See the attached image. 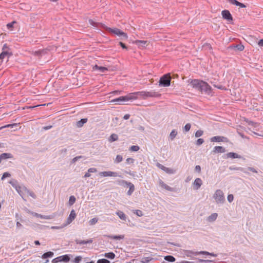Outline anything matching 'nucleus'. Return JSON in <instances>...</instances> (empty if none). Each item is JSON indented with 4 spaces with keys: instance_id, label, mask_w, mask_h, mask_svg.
Wrapping results in <instances>:
<instances>
[{
    "instance_id": "f257e3e1",
    "label": "nucleus",
    "mask_w": 263,
    "mask_h": 263,
    "mask_svg": "<svg viewBox=\"0 0 263 263\" xmlns=\"http://www.w3.org/2000/svg\"><path fill=\"white\" fill-rule=\"evenodd\" d=\"M138 96H141L143 99L147 98H159L161 94L158 92L154 90L150 91H141L130 93L124 96H121L112 100V102L116 104H122L123 102H127L130 100H135L138 99Z\"/></svg>"
},
{
    "instance_id": "f03ea898",
    "label": "nucleus",
    "mask_w": 263,
    "mask_h": 263,
    "mask_svg": "<svg viewBox=\"0 0 263 263\" xmlns=\"http://www.w3.org/2000/svg\"><path fill=\"white\" fill-rule=\"evenodd\" d=\"M107 31L113 33L114 34L117 35L118 36H122L124 39H127L128 38L127 34L124 32L123 31H121L120 29L117 28H111L110 27H108L106 26L105 25H103L102 24H100Z\"/></svg>"
},
{
    "instance_id": "7ed1b4c3",
    "label": "nucleus",
    "mask_w": 263,
    "mask_h": 263,
    "mask_svg": "<svg viewBox=\"0 0 263 263\" xmlns=\"http://www.w3.org/2000/svg\"><path fill=\"white\" fill-rule=\"evenodd\" d=\"M171 85V77L170 73L165 74L161 77L159 80L160 86L168 87Z\"/></svg>"
},
{
    "instance_id": "20e7f679",
    "label": "nucleus",
    "mask_w": 263,
    "mask_h": 263,
    "mask_svg": "<svg viewBox=\"0 0 263 263\" xmlns=\"http://www.w3.org/2000/svg\"><path fill=\"white\" fill-rule=\"evenodd\" d=\"M213 198L217 204L223 203L225 201L223 193L221 190H217L215 191Z\"/></svg>"
},
{
    "instance_id": "39448f33",
    "label": "nucleus",
    "mask_w": 263,
    "mask_h": 263,
    "mask_svg": "<svg viewBox=\"0 0 263 263\" xmlns=\"http://www.w3.org/2000/svg\"><path fill=\"white\" fill-rule=\"evenodd\" d=\"M118 184L120 185H127L129 187V190L127 192V194L129 196L131 195L132 193L135 191V186L134 185L130 182H128L127 181L124 180H118L117 181Z\"/></svg>"
},
{
    "instance_id": "423d86ee",
    "label": "nucleus",
    "mask_w": 263,
    "mask_h": 263,
    "mask_svg": "<svg viewBox=\"0 0 263 263\" xmlns=\"http://www.w3.org/2000/svg\"><path fill=\"white\" fill-rule=\"evenodd\" d=\"M12 54L7 44H5L2 48V52L0 54V60H3L6 57L9 58Z\"/></svg>"
},
{
    "instance_id": "0eeeda50",
    "label": "nucleus",
    "mask_w": 263,
    "mask_h": 263,
    "mask_svg": "<svg viewBox=\"0 0 263 263\" xmlns=\"http://www.w3.org/2000/svg\"><path fill=\"white\" fill-rule=\"evenodd\" d=\"M99 175L101 177H122L121 175H119L118 173L116 172L112 171H104L100 172L99 173Z\"/></svg>"
},
{
    "instance_id": "6e6552de",
    "label": "nucleus",
    "mask_w": 263,
    "mask_h": 263,
    "mask_svg": "<svg viewBox=\"0 0 263 263\" xmlns=\"http://www.w3.org/2000/svg\"><path fill=\"white\" fill-rule=\"evenodd\" d=\"M201 84L202 85L200 89V92H203L206 94L210 95L212 92L211 87L208 84V83L203 81H202Z\"/></svg>"
},
{
    "instance_id": "1a4fd4ad",
    "label": "nucleus",
    "mask_w": 263,
    "mask_h": 263,
    "mask_svg": "<svg viewBox=\"0 0 263 263\" xmlns=\"http://www.w3.org/2000/svg\"><path fill=\"white\" fill-rule=\"evenodd\" d=\"M69 260H70V257H69V255L65 254V255L58 256V257L54 258L52 260V262L53 263H57L58 262H61V261L68 262Z\"/></svg>"
},
{
    "instance_id": "9d476101",
    "label": "nucleus",
    "mask_w": 263,
    "mask_h": 263,
    "mask_svg": "<svg viewBox=\"0 0 263 263\" xmlns=\"http://www.w3.org/2000/svg\"><path fill=\"white\" fill-rule=\"evenodd\" d=\"M202 81V80L198 79H193L191 81L190 83L192 84L193 88L200 91Z\"/></svg>"
},
{
    "instance_id": "9b49d317",
    "label": "nucleus",
    "mask_w": 263,
    "mask_h": 263,
    "mask_svg": "<svg viewBox=\"0 0 263 263\" xmlns=\"http://www.w3.org/2000/svg\"><path fill=\"white\" fill-rule=\"evenodd\" d=\"M211 142H228L229 139L223 136H214L211 138Z\"/></svg>"
},
{
    "instance_id": "f8f14e48",
    "label": "nucleus",
    "mask_w": 263,
    "mask_h": 263,
    "mask_svg": "<svg viewBox=\"0 0 263 263\" xmlns=\"http://www.w3.org/2000/svg\"><path fill=\"white\" fill-rule=\"evenodd\" d=\"M221 15H222V18L224 20H226L228 22L233 21V17L229 10H222L221 12Z\"/></svg>"
},
{
    "instance_id": "ddd939ff",
    "label": "nucleus",
    "mask_w": 263,
    "mask_h": 263,
    "mask_svg": "<svg viewBox=\"0 0 263 263\" xmlns=\"http://www.w3.org/2000/svg\"><path fill=\"white\" fill-rule=\"evenodd\" d=\"M202 184V181L200 178H197L195 179V180H194V181L193 183V187L194 190H199Z\"/></svg>"
},
{
    "instance_id": "4468645a",
    "label": "nucleus",
    "mask_w": 263,
    "mask_h": 263,
    "mask_svg": "<svg viewBox=\"0 0 263 263\" xmlns=\"http://www.w3.org/2000/svg\"><path fill=\"white\" fill-rule=\"evenodd\" d=\"M158 166L160 169L164 171L165 172H166L167 174H174L175 173V171L174 170L172 169L169 167H165L161 164H158Z\"/></svg>"
},
{
    "instance_id": "2eb2a0df",
    "label": "nucleus",
    "mask_w": 263,
    "mask_h": 263,
    "mask_svg": "<svg viewBox=\"0 0 263 263\" xmlns=\"http://www.w3.org/2000/svg\"><path fill=\"white\" fill-rule=\"evenodd\" d=\"M185 255L190 258H193L194 256H197L198 255L201 254L199 252H194L191 250H185L184 251Z\"/></svg>"
},
{
    "instance_id": "dca6fc26",
    "label": "nucleus",
    "mask_w": 263,
    "mask_h": 263,
    "mask_svg": "<svg viewBox=\"0 0 263 263\" xmlns=\"http://www.w3.org/2000/svg\"><path fill=\"white\" fill-rule=\"evenodd\" d=\"M76 214L74 210H72L70 212V213L67 219L66 223L67 224L70 223L76 218Z\"/></svg>"
},
{
    "instance_id": "f3484780",
    "label": "nucleus",
    "mask_w": 263,
    "mask_h": 263,
    "mask_svg": "<svg viewBox=\"0 0 263 263\" xmlns=\"http://www.w3.org/2000/svg\"><path fill=\"white\" fill-rule=\"evenodd\" d=\"M159 185L165 189V190H166L168 191H171V192L174 191V188L171 187L169 186L168 185H167V184H166L165 183H164V182L162 180H161V179L159 180Z\"/></svg>"
},
{
    "instance_id": "a211bd4d",
    "label": "nucleus",
    "mask_w": 263,
    "mask_h": 263,
    "mask_svg": "<svg viewBox=\"0 0 263 263\" xmlns=\"http://www.w3.org/2000/svg\"><path fill=\"white\" fill-rule=\"evenodd\" d=\"M225 152V148L221 146H215L213 150V152L214 153H224Z\"/></svg>"
},
{
    "instance_id": "6ab92c4d",
    "label": "nucleus",
    "mask_w": 263,
    "mask_h": 263,
    "mask_svg": "<svg viewBox=\"0 0 263 263\" xmlns=\"http://www.w3.org/2000/svg\"><path fill=\"white\" fill-rule=\"evenodd\" d=\"M93 70H99L101 72H104L108 70V69L107 67H103V66H99L97 65H95L92 67Z\"/></svg>"
},
{
    "instance_id": "aec40b11",
    "label": "nucleus",
    "mask_w": 263,
    "mask_h": 263,
    "mask_svg": "<svg viewBox=\"0 0 263 263\" xmlns=\"http://www.w3.org/2000/svg\"><path fill=\"white\" fill-rule=\"evenodd\" d=\"M92 239H87L86 240H80V239H76L75 240V242L77 244H79V245H85V244H88V243H91L92 242Z\"/></svg>"
},
{
    "instance_id": "412c9836",
    "label": "nucleus",
    "mask_w": 263,
    "mask_h": 263,
    "mask_svg": "<svg viewBox=\"0 0 263 263\" xmlns=\"http://www.w3.org/2000/svg\"><path fill=\"white\" fill-rule=\"evenodd\" d=\"M125 173L126 174H129L132 176L134 179H138L141 177V175L140 174H137L136 172H132V171H125Z\"/></svg>"
},
{
    "instance_id": "4be33fe9",
    "label": "nucleus",
    "mask_w": 263,
    "mask_h": 263,
    "mask_svg": "<svg viewBox=\"0 0 263 263\" xmlns=\"http://www.w3.org/2000/svg\"><path fill=\"white\" fill-rule=\"evenodd\" d=\"M227 158H241V157L240 155L233 152H230L227 154Z\"/></svg>"
},
{
    "instance_id": "5701e85b",
    "label": "nucleus",
    "mask_w": 263,
    "mask_h": 263,
    "mask_svg": "<svg viewBox=\"0 0 263 263\" xmlns=\"http://www.w3.org/2000/svg\"><path fill=\"white\" fill-rule=\"evenodd\" d=\"M107 237L111 239H116V240H121L123 239L124 238V235H107Z\"/></svg>"
},
{
    "instance_id": "b1692460",
    "label": "nucleus",
    "mask_w": 263,
    "mask_h": 263,
    "mask_svg": "<svg viewBox=\"0 0 263 263\" xmlns=\"http://www.w3.org/2000/svg\"><path fill=\"white\" fill-rule=\"evenodd\" d=\"M0 158L2 160L12 158L13 155L11 153H3L0 155Z\"/></svg>"
},
{
    "instance_id": "393cba45",
    "label": "nucleus",
    "mask_w": 263,
    "mask_h": 263,
    "mask_svg": "<svg viewBox=\"0 0 263 263\" xmlns=\"http://www.w3.org/2000/svg\"><path fill=\"white\" fill-rule=\"evenodd\" d=\"M35 216L38 218L44 219H51L53 217L52 215H43L37 213L35 214Z\"/></svg>"
},
{
    "instance_id": "a878e982",
    "label": "nucleus",
    "mask_w": 263,
    "mask_h": 263,
    "mask_svg": "<svg viewBox=\"0 0 263 263\" xmlns=\"http://www.w3.org/2000/svg\"><path fill=\"white\" fill-rule=\"evenodd\" d=\"M118 140V135L116 134H112L108 138L109 142H112Z\"/></svg>"
},
{
    "instance_id": "bb28decb",
    "label": "nucleus",
    "mask_w": 263,
    "mask_h": 263,
    "mask_svg": "<svg viewBox=\"0 0 263 263\" xmlns=\"http://www.w3.org/2000/svg\"><path fill=\"white\" fill-rule=\"evenodd\" d=\"M116 214L119 216V217L121 219L123 220H126V216L125 214L122 211H118L116 213Z\"/></svg>"
},
{
    "instance_id": "cd10ccee",
    "label": "nucleus",
    "mask_w": 263,
    "mask_h": 263,
    "mask_svg": "<svg viewBox=\"0 0 263 263\" xmlns=\"http://www.w3.org/2000/svg\"><path fill=\"white\" fill-rule=\"evenodd\" d=\"M87 121V119L86 118H83V119H81L80 121H79L78 122H77V126L79 127H81L82 126H83V125L86 123Z\"/></svg>"
},
{
    "instance_id": "c85d7f7f",
    "label": "nucleus",
    "mask_w": 263,
    "mask_h": 263,
    "mask_svg": "<svg viewBox=\"0 0 263 263\" xmlns=\"http://www.w3.org/2000/svg\"><path fill=\"white\" fill-rule=\"evenodd\" d=\"M245 121L248 123L249 125L253 126L254 127H256L257 126H258V123L256 122H254L252 121H251L249 120L248 119H245Z\"/></svg>"
},
{
    "instance_id": "c756f323",
    "label": "nucleus",
    "mask_w": 263,
    "mask_h": 263,
    "mask_svg": "<svg viewBox=\"0 0 263 263\" xmlns=\"http://www.w3.org/2000/svg\"><path fill=\"white\" fill-rule=\"evenodd\" d=\"M104 256L105 257L111 259H114L116 256L115 253L113 252L105 253L104 254Z\"/></svg>"
},
{
    "instance_id": "7c9ffc66",
    "label": "nucleus",
    "mask_w": 263,
    "mask_h": 263,
    "mask_svg": "<svg viewBox=\"0 0 263 263\" xmlns=\"http://www.w3.org/2000/svg\"><path fill=\"white\" fill-rule=\"evenodd\" d=\"M229 169L230 170H237V171H242L244 173L246 174H249V173L245 171L243 168L242 167H233V166H230L229 167Z\"/></svg>"
},
{
    "instance_id": "2f4dec72",
    "label": "nucleus",
    "mask_w": 263,
    "mask_h": 263,
    "mask_svg": "<svg viewBox=\"0 0 263 263\" xmlns=\"http://www.w3.org/2000/svg\"><path fill=\"white\" fill-rule=\"evenodd\" d=\"M217 216L218 214L217 213H213L208 217V219L209 221H214L217 219Z\"/></svg>"
},
{
    "instance_id": "473e14b6",
    "label": "nucleus",
    "mask_w": 263,
    "mask_h": 263,
    "mask_svg": "<svg viewBox=\"0 0 263 263\" xmlns=\"http://www.w3.org/2000/svg\"><path fill=\"white\" fill-rule=\"evenodd\" d=\"M164 259L169 262H174L176 260L175 258L172 255H166L164 257Z\"/></svg>"
},
{
    "instance_id": "72a5a7b5",
    "label": "nucleus",
    "mask_w": 263,
    "mask_h": 263,
    "mask_svg": "<svg viewBox=\"0 0 263 263\" xmlns=\"http://www.w3.org/2000/svg\"><path fill=\"white\" fill-rule=\"evenodd\" d=\"M53 253L52 252H50V251H49V252H46L45 253H44L42 255V258H48V257H51L53 256Z\"/></svg>"
},
{
    "instance_id": "f704fd0d",
    "label": "nucleus",
    "mask_w": 263,
    "mask_h": 263,
    "mask_svg": "<svg viewBox=\"0 0 263 263\" xmlns=\"http://www.w3.org/2000/svg\"><path fill=\"white\" fill-rule=\"evenodd\" d=\"M123 160V157L120 155H117L115 159L114 160V163L118 164L121 162Z\"/></svg>"
},
{
    "instance_id": "c9c22d12",
    "label": "nucleus",
    "mask_w": 263,
    "mask_h": 263,
    "mask_svg": "<svg viewBox=\"0 0 263 263\" xmlns=\"http://www.w3.org/2000/svg\"><path fill=\"white\" fill-rule=\"evenodd\" d=\"M153 259L152 257H144L142 258L141 262L142 263H148Z\"/></svg>"
},
{
    "instance_id": "e433bc0d",
    "label": "nucleus",
    "mask_w": 263,
    "mask_h": 263,
    "mask_svg": "<svg viewBox=\"0 0 263 263\" xmlns=\"http://www.w3.org/2000/svg\"><path fill=\"white\" fill-rule=\"evenodd\" d=\"M177 134V132L175 129L172 130L170 135V137L171 139L172 140H174V138L176 137Z\"/></svg>"
},
{
    "instance_id": "4c0bfd02",
    "label": "nucleus",
    "mask_w": 263,
    "mask_h": 263,
    "mask_svg": "<svg viewBox=\"0 0 263 263\" xmlns=\"http://www.w3.org/2000/svg\"><path fill=\"white\" fill-rule=\"evenodd\" d=\"M200 253H201V254L209 255H211V256H214V257H216L217 256V254H214V253H210L209 252L204 251H200Z\"/></svg>"
},
{
    "instance_id": "58836bf2",
    "label": "nucleus",
    "mask_w": 263,
    "mask_h": 263,
    "mask_svg": "<svg viewBox=\"0 0 263 263\" xmlns=\"http://www.w3.org/2000/svg\"><path fill=\"white\" fill-rule=\"evenodd\" d=\"M147 41L142 40H137L136 44L138 46H144Z\"/></svg>"
},
{
    "instance_id": "ea45409f",
    "label": "nucleus",
    "mask_w": 263,
    "mask_h": 263,
    "mask_svg": "<svg viewBox=\"0 0 263 263\" xmlns=\"http://www.w3.org/2000/svg\"><path fill=\"white\" fill-rule=\"evenodd\" d=\"M76 197L74 196H71L69 199V204L70 205H73L76 202Z\"/></svg>"
},
{
    "instance_id": "a19ab883",
    "label": "nucleus",
    "mask_w": 263,
    "mask_h": 263,
    "mask_svg": "<svg viewBox=\"0 0 263 263\" xmlns=\"http://www.w3.org/2000/svg\"><path fill=\"white\" fill-rule=\"evenodd\" d=\"M235 48L236 49H237V50L240 51H243L245 49L244 46L241 44H237L235 46Z\"/></svg>"
},
{
    "instance_id": "79ce46f5",
    "label": "nucleus",
    "mask_w": 263,
    "mask_h": 263,
    "mask_svg": "<svg viewBox=\"0 0 263 263\" xmlns=\"http://www.w3.org/2000/svg\"><path fill=\"white\" fill-rule=\"evenodd\" d=\"M133 212L139 217H141L143 215L142 211L139 210H134Z\"/></svg>"
},
{
    "instance_id": "37998d69",
    "label": "nucleus",
    "mask_w": 263,
    "mask_h": 263,
    "mask_svg": "<svg viewBox=\"0 0 263 263\" xmlns=\"http://www.w3.org/2000/svg\"><path fill=\"white\" fill-rule=\"evenodd\" d=\"M203 134V130H197L195 133V136L196 138L200 137L201 136H202Z\"/></svg>"
},
{
    "instance_id": "c03bdc74",
    "label": "nucleus",
    "mask_w": 263,
    "mask_h": 263,
    "mask_svg": "<svg viewBox=\"0 0 263 263\" xmlns=\"http://www.w3.org/2000/svg\"><path fill=\"white\" fill-rule=\"evenodd\" d=\"M16 22L14 21H12V22H10L9 23H8L6 25L7 26V28L8 29H12L13 27V25L14 24H16Z\"/></svg>"
},
{
    "instance_id": "a18cd8bd",
    "label": "nucleus",
    "mask_w": 263,
    "mask_h": 263,
    "mask_svg": "<svg viewBox=\"0 0 263 263\" xmlns=\"http://www.w3.org/2000/svg\"><path fill=\"white\" fill-rule=\"evenodd\" d=\"M191 127V125L190 123H187L185 125V126L183 127V130L185 132H188L190 130V128Z\"/></svg>"
},
{
    "instance_id": "49530a36",
    "label": "nucleus",
    "mask_w": 263,
    "mask_h": 263,
    "mask_svg": "<svg viewBox=\"0 0 263 263\" xmlns=\"http://www.w3.org/2000/svg\"><path fill=\"white\" fill-rule=\"evenodd\" d=\"M97 263H110V261L107 259L102 258L98 259Z\"/></svg>"
},
{
    "instance_id": "de8ad7c7",
    "label": "nucleus",
    "mask_w": 263,
    "mask_h": 263,
    "mask_svg": "<svg viewBox=\"0 0 263 263\" xmlns=\"http://www.w3.org/2000/svg\"><path fill=\"white\" fill-rule=\"evenodd\" d=\"M89 23L91 26L95 27H98V25L100 24L99 23L95 22L92 20H89Z\"/></svg>"
},
{
    "instance_id": "09e8293b",
    "label": "nucleus",
    "mask_w": 263,
    "mask_h": 263,
    "mask_svg": "<svg viewBox=\"0 0 263 263\" xmlns=\"http://www.w3.org/2000/svg\"><path fill=\"white\" fill-rule=\"evenodd\" d=\"M44 51L42 50H39L34 52L33 54L36 56H41Z\"/></svg>"
},
{
    "instance_id": "8fccbe9b",
    "label": "nucleus",
    "mask_w": 263,
    "mask_h": 263,
    "mask_svg": "<svg viewBox=\"0 0 263 263\" xmlns=\"http://www.w3.org/2000/svg\"><path fill=\"white\" fill-rule=\"evenodd\" d=\"M130 149L132 151L137 152L139 149V146L137 145H133L130 147Z\"/></svg>"
},
{
    "instance_id": "3c124183",
    "label": "nucleus",
    "mask_w": 263,
    "mask_h": 263,
    "mask_svg": "<svg viewBox=\"0 0 263 263\" xmlns=\"http://www.w3.org/2000/svg\"><path fill=\"white\" fill-rule=\"evenodd\" d=\"M11 176V174L8 173V172H5L3 174L2 177V178L1 179L2 180H4V179H5L7 177H9Z\"/></svg>"
},
{
    "instance_id": "603ef678",
    "label": "nucleus",
    "mask_w": 263,
    "mask_h": 263,
    "mask_svg": "<svg viewBox=\"0 0 263 263\" xmlns=\"http://www.w3.org/2000/svg\"><path fill=\"white\" fill-rule=\"evenodd\" d=\"M204 142V140L202 138H199L197 139V140L196 141V144L197 145H200Z\"/></svg>"
},
{
    "instance_id": "864d4df0",
    "label": "nucleus",
    "mask_w": 263,
    "mask_h": 263,
    "mask_svg": "<svg viewBox=\"0 0 263 263\" xmlns=\"http://www.w3.org/2000/svg\"><path fill=\"white\" fill-rule=\"evenodd\" d=\"M82 158V156H77L74 158H73L71 160L72 163H74L76 161H77L78 160Z\"/></svg>"
},
{
    "instance_id": "5fc2aeb1",
    "label": "nucleus",
    "mask_w": 263,
    "mask_h": 263,
    "mask_svg": "<svg viewBox=\"0 0 263 263\" xmlns=\"http://www.w3.org/2000/svg\"><path fill=\"white\" fill-rule=\"evenodd\" d=\"M82 257L81 256H77L73 260L74 263H79L80 261L82 260Z\"/></svg>"
},
{
    "instance_id": "6e6d98bb",
    "label": "nucleus",
    "mask_w": 263,
    "mask_h": 263,
    "mask_svg": "<svg viewBox=\"0 0 263 263\" xmlns=\"http://www.w3.org/2000/svg\"><path fill=\"white\" fill-rule=\"evenodd\" d=\"M98 218H93L89 221V223L90 224H95L98 222Z\"/></svg>"
},
{
    "instance_id": "4d7b16f0",
    "label": "nucleus",
    "mask_w": 263,
    "mask_h": 263,
    "mask_svg": "<svg viewBox=\"0 0 263 263\" xmlns=\"http://www.w3.org/2000/svg\"><path fill=\"white\" fill-rule=\"evenodd\" d=\"M227 199L229 202H231L234 199L233 195L232 194L228 195V196L227 197Z\"/></svg>"
},
{
    "instance_id": "13d9d810",
    "label": "nucleus",
    "mask_w": 263,
    "mask_h": 263,
    "mask_svg": "<svg viewBox=\"0 0 263 263\" xmlns=\"http://www.w3.org/2000/svg\"><path fill=\"white\" fill-rule=\"evenodd\" d=\"M228 1L231 4L235 5V6H237L239 2L237 0H228Z\"/></svg>"
},
{
    "instance_id": "bf43d9fd",
    "label": "nucleus",
    "mask_w": 263,
    "mask_h": 263,
    "mask_svg": "<svg viewBox=\"0 0 263 263\" xmlns=\"http://www.w3.org/2000/svg\"><path fill=\"white\" fill-rule=\"evenodd\" d=\"M126 162L128 164L133 163L134 162V159L132 158H128L126 159Z\"/></svg>"
},
{
    "instance_id": "052dcab7",
    "label": "nucleus",
    "mask_w": 263,
    "mask_h": 263,
    "mask_svg": "<svg viewBox=\"0 0 263 263\" xmlns=\"http://www.w3.org/2000/svg\"><path fill=\"white\" fill-rule=\"evenodd\" d=\"M97 171V170L95 167H91L88 170V173H96Z\"/></svg>"
},
{
    "instance_id": "680f3d73",
    "label": "nucleus",
    "mask_w": 263,
    "mask_h": 263,
    "mask_svg": "<svg viewBox=\"0 0 263 263\" xmlns=\"http://www.w3.org/2000/svg\"><path fill=\"white\" fill-rule=\"evenodd\" d=\"M248 170L253 172V173H257L258 172L257 170H256V169H255L254 167H248V168H247Z\"/></svg>"
},
{
    "instance_id": "e2e57ef3",
    "label": "nucleus",
    "mask_w": 263,
    "mask_h": 263,
    "mask_svg": "<svg viewBox=\"0 0 263 263\" xmlns=\"http://www.w3.org/2000/svg\"><path fill=\"white\" fill-rule=\"evenodd\" d=\"M28 194L29 196H30L31 197H32V198H33L34 199L36 198V195H35V194L33 192H31V191H28Z\"/></svg>"
},
{
    "instance_id": "0e129e2a",
    "label": "nucleus",
    "mask_w": 263,
    "mask_h": 263,
    "mask_svg": "<svg viewBox=\"0 0 263 263\" xmlns=\"http://www.w3.org/2000/svg\"><path fill=\"white\" fill-rule=\"evenodd\" d=\"M195 171L197 172L198 173L201 172V167L200 165H196L195 168Z\"/></svg>"
},
{
    "instance_id": "69168bd1",
    "label": "nucleus",
    "mask_w": 263,
    "mask_h": 263,
    "mask_svg": "<svg viewBox=\"0 0 263 263\" xmlns=\"http://www.w3.org/2000/svg\"><path fill=\"white\" fill-rule=\"evenodd\" d=\"M119 45L122 47V48L123 49H127L126 46L123 43L120 42H119Z\"/></svg>"
},
{
    "instance_id": "338daca9",
    "label": "nucleus",
    "mask_w": 263,
    "mask_h": 263,
    "mask_svg": "<svg viewBox=\"0 0 263 263\" xmlns=\"http://www.w3.org/2000/svg\"><path fill=\"white\" fill-rule=\"evenodd\" d=\"M237 6H239L241 8H246V6L241 3L238 2V4H237Z\"/></svg>"
},
{
    "instance_id": "774afa93",
    "label": "nucleus",
    "mask_w": 263,
    "mask_h": 263,
    "mask_svg": "<svg viewBox=\"0 0 263 263\" xmlns=\"http://www.w3.org/2000/svg\"><path fill=\"white\" fill-rule=\"evenodd\" d=\"M258 45L260 46H263V39H261L259 40L258 42Z\"/></svg>"
}]
</instances>
